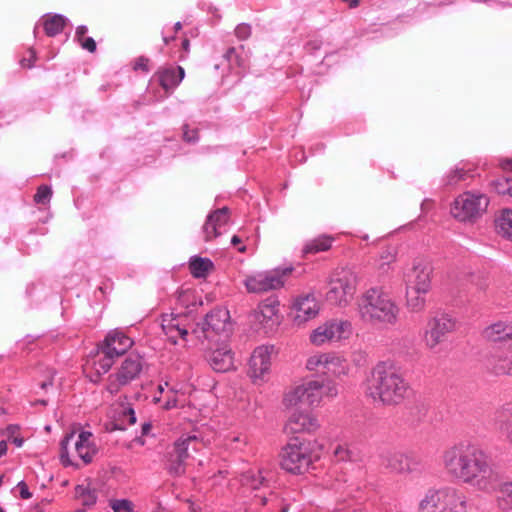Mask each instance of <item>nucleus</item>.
<instances>
[{"label":"nucleus","mask_w":512,"mask_h":512,"mask_svg":"<svg viewBox=\"0 0 512 512\" xmlns=\"http://www.w3.org/2000/svg\"><path fill=\"white\" fill-rule=\"evenodd\" d=\"M118 416L119 421L123 424L127 423L128 425H133L136 423L135 411L130 404H120Z\"/></svg>","instance_id":"43"},{"label":"nucleus","mask_w":512,"mask_h":512,"mask_svg":"<svg viewBox=\"0 0 512 512\" xmlns=\"http://www.w3.org/2000/svg\"><path fill=\"white\" fill-rule=\"evenodd\" d=\"M442 464L448 476L478 491L493 492L500 484V472L478 445L460 441L447 447Z\"/></svg>","instance_id":"1"},{"label":"nucleus","mask_w":512,"mask_h":512,"mask_svg":"<svg viewBox=\"0 0 512 512\" xmlns=\"http://www.w3.org/2000/svg\"><path fill=\"white\" fill-rule=\"evenodd\" d=\"M496 490H499L503 497L508 498L512 502V482H503L500 475V484Z\"/></svg>","instance_id":"49"},{"label":"nucleus","mask_w":512,"mask_h":512,"mask_svg":"<svg viewBox=\"0 0 512 512\" xmlns=\"http://www.w3.org/2000/svg\"><path fill=\"white\" fill-rule=\"evenodd\" d=\"M114 512H134L133 503L127 499L114 500L111 503Z\"/></svg>","instance_id":"46"},{"label":"nucleus","mask_w":512,"mask_h":512,"mask_svg":"<svg viewBox=\"0 0 512 512\" xmlns=\"http://www.w3.org/2000/svg\"><path fill=\"white\" fill-rule=\"evenodd\" d=\"M161 327L168 340L173 344L177 343L178 338L183 340L187 339L188 331L181 324L179 316H175L173 314L163 315L161 319Z\"/></svg>","instance_id":"22"},{"label":"nucleus","mask_w":512,"mask_h":512,"mask_svg":"<svg viewBox=\"0 0 512 512\" xmlns=\"http://www.w3.org/2000/svg\"><path fill=\"white\" fill-rule=\"evenodd\" d=\"M52 197V189L47 185H41L38 187L36 194L34 195V201L37 204L46 205L50 202Z\"/></svg>","instance_id":"45"},{"label":"nucleus","mask_w":512,"mask_h":512,"mask_svg":"<svg viewBox=\"0 0 512 512\" xmlns=\"http://www.w3.org/2000/svg\"><path fill=\"white\" fill-rule=\"evenodd\" d=\"M488 367L496 375L512 376V351H495L488 358Z\"/></svg>","instance_id":"23"},{"label":"nucleus","mask_w":512,"mask_h":512,"mask_svg":"<svg viewBox=\"0 0 512 512\" xmlns=\"http://www.w3.org/2000/svg\"><path fill=\"white\" fill-rule=\"evenodd\" d=\"M17 487L19 489L20 496L22 499H29L32 496L31 493L29 492L28 486L24 481H20Z\"/></svg>","instance_id":"57"},{"label":"nucleus","mask_w":512,"mask_h":512,"mask_svg":"<svg viewBox=\"0 0 512 512\" xmlns=\"http://www.w3.org/2000/svg\"><path fill=\"white\" fill-rule=\"evenodd\" d=\"M469 172L470 170L457 166L445 175L444 183L446 186H456L469 177Z\"/></svg>","instance_id":"38"},{"label":"nucleus","mask_w":512,"mask_h":512,"mask_svg":"<svg viewBox=\"0 0 512 512\" xmlns=\"http://www.w3.org/2000/svg\"><path fill=\"white\" fill-rule=\"evenodd\" d=\"M244 285L249 293L256 292V278L253 276H248L245 281Z\"/></svg>","instance_id":"58"},{"label":"nucleus","mask_w":512,"mask_h":512,"mask_svg":"<svg viewBox=\"0 0 512 512\" xmlns=\"http://www.w3.org/2000/svg\"><path fill=\"white\" fill-rule=\"evenodd\" d=\"M429 292L406 288V306L412 312H421L426 306V295Z\"/></svg>","instance_id":"32"},{"label":"nucleus","mask_w":512,"mask_h":512,"mask_svg":"<svg viewBox=\"0 0 512 512\" xmlns=\"http://www.w3.org/2000/svg\"><path fill=\"white\" fill-rule=\"evenodd\" d=\"M133 341L120 331L110 332L102 344V353L112 357H117L131 348Z\"/></svg>","instance_id":"19"},{"label":"nucleus","mask_w":512,"mask_h":512,"mask_svg":"<svg viewBox=\"0 0 512 512\" xmlns=\"http://www.w3.org/2000/svg\"><path fill=\"white\" fill-rule=\"evenodd\" d=\"M283 403L288 409H300L303 406L309 407L308 381L288 391L284 396Z\"/></svg>","instance_id":"24"},{"label":"nucleus","mask_w":512,"mask_h":512,"mask_svg":"<svg viewBox=\"0 0 512 512\" xmlns=\"http://www.w3.org/2000/svg\"><path fill=\"white\" fill-rule=\"evenodd\" d=\"M160 85L166 91L174 90L183 80L185 71L181 66L162 68L158 71Z\"/></svg>","instance_id":"27"},{"label":"nucleus","mask_w":512,"mask_h":512,"mask_svg":"<svg viewBox=\"0 0 512 512\" xmlns=\"http://www.w3.org/2000/svg\"><path fill=\"white\" fill-rule=\"evenodd\" d=\"M351 333L352 325L349 321L332 319L312 330L309 340L315 346H322L347 339Z\"/></svg>","instance_id":"11"},{"label":"nucleus","mask_w":512,"mask_h":512,"mask_svg":"<svg viewBox=\"0 0 512 512\" xmlns=\"http://www.w3.org/2000/svg\"><path fill=\"white\" fill-rule=\"evenodd\" d=\"M78 43L80 44V46L83 49H85L91 53L96 51V42L92 37H86V38H83L82 40H78Z\"/></svg>","instance_id":"54"},{"label":"nucleus","mask_w":512,"mask_h":512,"mask_svg":"<svg viewBox=\"0 0 512 512\" xmlns=\"http://www.w3.org/2000/svg\"><path fill=\"white\" fill-rule=\"evenodd\" d=\"M185 460L186 459H182L180 457H177V455L172 454L170 463L168 466V470H169L170 474L175 475V476H180V475L184 474Z\"/></svg>","instance_id":"44"},{"label":"nucleus","mask_w":512,"mask_h":512,"mask_svg":"<svg viewBox=\"0 0 512 512\" xmlns=\"http://www.w3.org/2000/svg\"><path fill=\"white\" fill-rule=\"evenodd\" d=\"M209 362L217 372H226L233 367V353L228 345H222L212 351Z\"/></svg>","instance_id":"26"},{"label":"nucleus","mask_w":512,"mask_h":512,"mask_svg":"<svg viewBox=\"0 0 512 512\" xmlns=\"http://www.w3.org/2000/svg\"><path fill=\"white\" fill-rule=\"evenodd\" d=\"M189 268L195 278H204L213 269V263L208 258L194 256L189 261Z\"/></svg>","instance_id":"33"},{"label":"nucleus","mask_w":512,"mask_h":512,"mask_svg":"<svg viewBox=\"0 0 512 512\" xmlns=\"http://www.w3.org/2000/svg\"><path fill=\"white\" fill-rule=\"evenodd\" d=\"M143 368V360L139 355L131 354L124 359L119 368L108 376L106 390L117 394L122 388L137 379Z\"/></svg>","instance_id":"10"},{"label":"nucleus","mask_w":512,"mask_h":512,"mask_svg":"<svg viewBox=\"0 0 512 512\" xmlns=\"http://www.w3.org/2000/svg\"><path fill=\"white\" fill-rule=\"evenodd\" d=\"M7 453V441H0V458Z\"/></svg>","instance_id":"63"},{"label":"nucleus","mask_w":512,"mask_h":512,"mask_svg":"<svg viewBox=\"0 0 512 512\" xmlns=\"http://www.w3.org/2000/svg\"><path fill=\"white\" fill-rule=\"evenodd\" d=\"M309 407L318 406L323 398V384L317 380L308 381Z\"/></svg>","instance_id":"39"},{"label":"nucleus","mask_w":512,"mask_h":512,"mask_svg":"<svg viewBox=\"0 0 512 512\" xmlns=\"http://www.w3.org/2000/svg\"><path fill=\"white\" fill-rule=\"evenodd\" d=\"M337 395H338V388L334 382L329 381L326 385H323V397L333 399Z\"/></svg>","instance_id":"51"},{"label":"nucleus","mask_w":512,"mask_h":512,"mask_svg":"<svg viewBox=\"0 0 512 512\" xmlns=\"http://www.w3.org/2000/svg\"><path fill=\"white\" fill-rule=\"evenodd\" d=\"M88 32V28L85 25H80L77 27L75 32V38L76 40H82L83 38H86V33Z\"/></svg>","instance_id":"60"},{"label":"nucleus","mask_w":512,"mask_h":512,"mask_svg":"<svg viewBox=\"0 0 512 512\" xmlns=\"http://www.w3.org/2000/svg\"><path fill=\"white\" fill-rule=\"evenodd\" d=\"M334 459L338 462H351L356 460V453L348 444H337L333 450Z\"/></svg>","instance_id":"40"},{"label":"nucleus","mask_w":512,"mask_h":512,"mask_svg":"<svg viewBox=\"0 0 512 512\" xmlns=\"http://www.w3.org/2000/svg\"><path fill=\"white\" fill-rule=\"evenodd\" d=\"M183 139L188 143H195L198 141V131L196 129L190 130L187 125L183 127Z\"/></svg>","instance_id":"52"},{"label":"nucleus","mask_w":512,"mask_h":512,"mask_svg":"<svg viewBox=\"0 0 512 512\" xmlns=\"http://www.w3.org/2000/svg\"><path fill=\"white\" fill-rule=\"evenodd\" d=\"M224 58L227 60L230 66L233 65V61L238 62V57L234 48H229L225 53Z\"/></svg>","instance_id":"59"},{"label":"nucleus","mask_w":512,"mask_h":512,"mask_svg":"<svg viewBox=\"0 0 512 512\" xmlns=\"http://www.w3.org/2000/svg\"><path fill=\"white\" fill-rule=\"evenodd\" d=\"M314 443L294 438L282 449L281 467L292 474H303L318 459V454L313 450Z\"/></svg>","instance_id":"4"},{"label":"nucleus","mask_w":512,"mask_h":512,"mask_svg":"<svg viewBox=\"0 0 512 512\" xmlns=\"http://www.w3.org/2000/svg\"><path fill=\"white\" fill-rule=\"evenodd\" d=\"M488 204L485 194L467 191L454 199L450 213L460 222H474L485 213Z\"/></svg>","instance_id":"9"},{"label":"nucleus","mask_w":512,"mask_h":512,"mask_svg":"<svg viewBox=\"0 0 512 512\" xmlns=\"http://www.w3.org/2000/svg\"><path fill=\"white\" fill-rule=\"evenodd\" d=\"M112 356L105 355L102 353V347H100V351L97 354L96 359L93 362V368L98 375L105 374L111 368L113 364Z\"/></svg>","instance_id":"42"},{"label":"nucleus","mask_w":512,"mask_h":512,"mask_svg":"<svg viewBox=\"0 0 512 512\" xmlns=\"http://www.w3.org/2000/svg\"><path fill=\"white\" fill-rule=\"evenodd\" d=\"M294 321L298 324L314 318L319 312L317 300L312 295L299 297L293 304Z\"/></svg>","instance_id":"20"},{"label":"nucleus","mask_w":512,"mask_h":512,"mask_svg":"<svg viewBox=\"0 0 512 512\" xmlns=\"http://www.w3.org/2000/svg\"><path fill=\"white\" fill-rule=\"evenodd\" d=\"M495 189L499 194H508L512 197V180L507 178L495 182Z\"/></svg>","instance_id":"47"},{"label":"nucleus","mask_w":512,"mask_h":512,"mask_svg":"<svg viewBox=\"0 0 512 512\" xmlns=\"http://www.w3.org/2000/svg\"><path fill=\"white\" fill-rule=\"evenodd\" d=\"M495 224L498 234L512 241V210H503L497 217Z\"/></svg>","instance_id":"34"},{"label":"nucleus","mask_w":512,"mask_h":512,"mask_svg":"<svg viewBox=\"0 0 512 512\" xmlns=\"http://www.w3.org/2000/svg\"><path fill=\"white\" fill-rule=\"evenodd\" d=\"M329 354L330 352L317 353L310 356L306 361V368L309 371L325 374V370L327 369L328 365Z\"/></svg>","instance_id":"36"},{"label":"nucleus","mask_w":512,"mask_h":512,"mask_svg":"<svg viewBox=\"0 0 512 512\" xmlns=\"http://www.w3.org/2000/svg\"><path fill=\"white\" fill-rule=\"evenodd\" d=\"M431 276L432 266L422 259L415 260L412 268L404 276L406 288L429 292L432 286Z\"/></svg>","instance_id":"14"},{"label":"nucleus","mask_w":512,"mask_h":512,"mask_svg":"<svg viewBox=\"0 0 512 512\" xmlns=\"http://www.w3.org/2000/svg\"><path fill=\"white\" fill-rule=\"evenodd\" d=\"M411 392L404 371L391 360L378 362L372 368L365 386L366 395L384 406L400 405Z\"/></svg>","instance_id":"2"},{"label":"nucleus","mask_w":512,"mask_h":512,"mask_svg":"<svg viewBox=\"0 0 512 512\" xmlns=\"http://www.w3.org/2000/svg\"><path fill=\"white\" fill-rule=\"evenodd\" d=\"M233 332V323L231 321L230 312L227 308L217 307L210 311L201 325H198L193 334L200 340L216 341V337L220 340H226Z\"/></svg>","instance_id":"8"},{"label":"nucleus","mask_w":512,"mask_h":512,"mask_svg":"<svg viewBox=\"0 0 512 512\" xmlns=\"http://www.w3.org/2000/svg\"><path fill=\"white\" fill-rule=\"evenodd\" d=\"M465 497L452 487L430 489L419 503V512H465Z\"/></svg>","instance_id":"6"},{"label":"nucleus","mask_w":512,"mask_h":512,"mask_svg":"<svg viewBox=\"0 0 512 512\" xmlns=\"http://www.w3.org/2000/svg\"><path fill=\"white\" fill-rule=\"evenodd\" d=\"M455 328L456 322L449 315L442 314L429 319L422 336L425 347L435 351Z\"/></svg>","instance_id":"12"},{"label":"nucleus","mask_w":512,"mask_h":512,"mask_svg":"<svg viewBox=\"0 0 512 512\" xmlns=\"http://www.w3.org/2000/svg\"><path fill=\"white\" fill-rule=\"evenodd\" d=\"M333 240L334 238L331 236L321 235L315 239L308 241L303 248V253L308 254L327 251L328 249L331 248Z\"/></svg>","instance_id":"35"},{"label":"nucleus","mask_w":512,"mask_h":512,"mask_svg":"<svg viewBox=\"0 0 512 512\" xmlns=\"http://www.w3.org/2000/svg\"><path fill=\"white\" fill-rule=\"evenodd\" d=\"M349 372V364L342 356L330 352L327 369L325 375L341 377L347 375Z\"/></svg>","instance_id":"29"},{"label":"nucleus","mask_w":512,"mask_h":512,"mask_svg":"<svg viewBox=\"0 0 512 512\" xmlns=\"http://www.w3.org/2000/svg\"><path fill=\"white\" fill-rule=\"evenodd\" d=\"M357 311L363 322L377 325H394L398 320L399 308L381 288L372 287L360 295Z\"/></svg>","instance_id":"3"},{"label":"nucleus","mask_w":512,"mask_h":512,"mask_svg":"<svg viewBox=\"0 0 512 512\" xmlns=\"http://www.w3.org/2000/svg\"><path fill=\"white\" fill-rule=\"evenodd\" d=\"M277 356L274 345L258 347V382H268L272 373V361Z\"/></svg>","instance_id":"21"},{"label":"nucleus","mask_w":512,"mask_h":512,"mask_svg":"<svg viewBox=\"0 0 512 512\" xmlns=\"http://www.w3.org/2000/svg\"><path fill=\"white\" fill-rule=\"evenodd\" d=\"M483 336L491 342L512 343V322L499 321L493 323L484 329Z\"/></svg>","instance_id":"25"},{"label":"nucleus","mask_w":512,"mask_h":512,"mask_svg":"<svg viewBox=\"0 0 512 512\" xmlns=\"http://www.w3.org/2000/svg\"><path fill=\"white\" fill-rule=\"evenodd\" d=\"M16 447H21L23 445V439L17 436H14L10 439Z\"/></svg>","instance_id":"64"},{"label":"nucleus","mask_w":512,"mask_h":512,"mask_svg":"<svg viewBox=\"0 0 512 512\" xmlns=\"http://www.w3.org/2000/svg\"><path fill=\"white\" fill-rule=\"evenodd\" d=\"M68 19L60 14L47 15L43 21L44 31L47 36L54 37L61 33Z\"/></svg>","instance_id":"31"},{"label":"nucleus","mask_w":512,"mask_h":512,"mask_svg":"<svg viewBox=\"0 0 512 512\" xmlns=\"http://www.w3.org/2000/svg\"><path fill=\"white\" fill-rule=\"evenodd\" d=\"M282 319L280 303L276 295H270L261 300L258 305V332L262 331L266 335L274 334Z\"/></svg>","instance_id":"13"},{"label":"nucleus","mask_w":512,"mask_h":512,"mask_svg":"<svg viewBox=\"0 0 512 512\" xmlns=\"http://www.w3.org/2000/svg\"><path fill=\"white\" fill-rule=\"evenodd\" d=\"M17 431H18V427L17 426H15V425L8 426L6 428V431H5V433L7 435V438L11 439L12 437H14L15 434L17 433Z\"/></svg>","instance_id":"62"},{"label":"nucleus","mask_w":512,"mask_h":512,"mask_svg":"<svg viewBox=\"0 0 512 512\" xmlns=\"http://www.w3.org/2000/svg\"><path fill=\"white\" fill-rule=\"evenodd\" d=\"M258 499L261 500L262 506L267 507L268 512H286L281 500L274 492L258 494Z\"/></svg>","instance_id":"37"},{"label":"nucleus","mask_w":512,"mask_h":512,"mask_svg":"<svg viewBox=\"0 0 512 512\" xmlns=\"http://www.w3.org/2000/svg\"><path fill=\"white\" fill-rule=\"evenodd\" d=\"M496 490H499L503 497L508 498L512 502V482H503L500 475V484Z\"/></svg>","instance_id":"50"},{"label":"nucleus","mask_w":512,"mask_h":512,"mask_svg":"<svg viewBox=\"0 0 512 512\" xmlns=\"http://www.w3.org/2000/svg\"><path fill=\"white\" fill-rule=\"evenodd\" d=\"M395 257L396 254L393 248H383L379 253V257L377 260V268L381 272H387L390 265L395 261Z\"/></svg>","instance_id":"41"},{"label":"nucleus","mask_w":512,"mask_h":512,"mask_svg":"<svg viewBox=\"0 0 512 512\" xmlns=\"http://www.w3.org/2000/svg\"><path fill=\"white\" fill-rule=\"evenodd\" d=\"M148 63H149V60L145 57H139L136 59L135 63H134V69L135 70H143V71H148Z\"/></svg>","instance_id":"56"},{"label":"nucleus","mask_w":512,"mask_h":512,"mask_svg":"<svg viewBox=\"0 0 512 512\" xmlns=\"http://www.w3.org/2000/svg\"><path fill=\"white\" fill-rule=\"evenodd\" d=\"M378 461L382 468L391 473L407 474L414 470L413 459L397 450H381L378 454Z\"/></svg>","instance_id":"15"},{"label":"nucleus","mask_w":512,"mask_h":512,"mask_svg":"<svg viewBox=\"0 0 512 512\" xmlns=\"http://www.w3.org/2000/svg\"><path fill=\"white\" fill-rule=\"evenodd\" d=\"M499 165H500V167H501L504 171H510V172H512V158H506V159H502V160H500Z\"/></svg>","instance_id":"61"},{"label":"nucleus","mask_w":512,"mask_h":512,"mask_svg":"<svg viewBox=\"0 0 512 512\" xmlns=\"http://www.w3.org/2000/svg\"><path fill=\"white\" fill-rule=\"evenodd\" d=\"M79 490L82 491L81 496L83 497L84 505H93L96 502V496L93 492L84 491V489H82L81 487L77 488V492H79Z\"/></svg>","instance_id":"55"},{"label":"nucleus","mask_w":512,"mask_h":512,"mask_svg":"<svg viewBox=\"0 0 512 512\" xmlns=\"http://www.w3.org/2000/svg\"><path fill=\"white\" fill-rule=\"evenodd\" d=\"M200 440L196 435H188L181 437L175 443L174 453L177 457L187 459L189 457V449L192 448L194 451L199 449Z\"/></svg>","instance_id":"30"},{"label":"nucleus","mask_w":512,"mask_h":512,"mask_svg":"<svg viewBox=\"0 0 512 512\" xmlns=\"http://www.w3.org/2000/svg\"><path fill=\"white\" fill-rule=\"evenodd\" d=\"M320 427L316 416L311 412L292 409L285 423L284 430L287 434L313 433Z\"/></svg>","instance_id":"16"},{"label":"nucleus","mask_w":512,"mask_h":512,"mask_svg":"<svg viewBox=\"0 0 512 512\" xmlns=\"http://www.w3.org/2000/svg\"><path fill=\"white\" fill-rule=\"evenodd\" d=\"M358 275L349 268L335 270L328 282L326 301L334 306L346 307L353 299Z\"/></svg>","instance_id":"5"},{"label":"nucleus","mask_w":512,"mask_h":512,"mask_svg":"<svg viewBox=\"0 0 512 512\" xmlns=\"http://www.w3.org/2000/svg\"><path fill=\"white\" fill-rule=\"evenodd\" d=\"M495 423L499 432L512 442V402L505 403L497 409Z\"/></svg>","instance_id":"28"},{"label":"nucleus","mask_w":512,"mask_h":512,"mask_svg":"<svg viewBox=\"0 0 512 512\" xmlns=\"http://www.w3.org/2000/svg\"><path fill=\"white\" fill-rule=\"evenodd\" d=\"M292 271L293 267L288 266L258 274V293L282 288Z\"/></svg>","instance_id":"18"},{"label":"nucleus","mask_w":512,"mask_h":512,"mask_svg":"<svg viewBox=\"0 0 512 512\" xmlns=\"http://www.w3.org/2000/svg\"><path fill=\"white\" fill-rule=\"evenodd\" d=\"M178 404V392L174 389H169L167 392V400L163 407L166 410L177 407Z\"/></svg>","instance_id":"48"},{"label":"nucleus","mask_w":512,"mask_h":512,"mask_svg":"<svg viewBox=\"0 0 512 512\" xmlns=\"http://www.w3.org/2000/svg\"><path fill=\"white\" fill-rule=\"evenodd\" d=\"M251 27L246 24H240L235 29V34L239 39H246L251 35Z\"/></svg>","instance_id":"53"},{"label":"nucleus","mask_w":512,"mask_h":512,"mask_svg":"<svg viewBox=\"0 0 512 512\" xmlns=\"http://www.w3.org/2000/svg\"><path fill=\"white\" fill-rule=\"evenodd\" d=\"M229 226V211L223 207L217 209L207 216L203 225V234L206 241H210L225 233Z\"/></svg>","instance_id":"17"},{"label":"nucleus","mask_w":512,"mask_h":512,"mask_svg":"<svg viewBox=\"0 0 512 512\" xmlns=\"http://www.w3.org/2000/svg\"><path fill=\"white\" fill-rule=\"evenodd\" d=\"M71 448L84 464L92 462L98 452L93 434L89 431H80L79 433L73 431L62 439L60 443V459L66 466L74 464L70 455Z\"/></svg>","instance_id":"7"}]
</instances>
